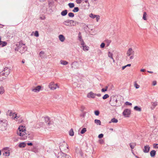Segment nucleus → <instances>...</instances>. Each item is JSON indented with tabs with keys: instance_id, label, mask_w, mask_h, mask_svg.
I'll list each match as a JSON object with an SVG mask.
<instances>
[{
	"instance_id": "c9c22d12",
	"label": "nucleus",
	"mask_w": 158,
	"mask_h": 158,
	"mask_svg": "<svg viewBox=\"0 0 158 158\" xmlns=\"http://www.w3.org/2000/svg\"><path fill=\"white\" fill-rule=\"evenodd\" d=\"M79 10V8L77 7H74V9L72 11L74 12H77Z\"/></svg>"
},
{
	"instance_id": "13d9d810",
	"label": "nucleus",
	"mask_w": 158,
	"mask_h": 158,
	"mask_svg": "<svg viewBox=\"0 0 158 158\" xmlns=\"http://www.w3.org/2000/svg\"><path fill=\"white\" fill-rule=\"evenodd\" d=\"M44 53V51H41L40 52L39 55L40 56V57H42V56H41V54H43Z\"/></svg>"
},
{
	"instance_id": "20e7f679",
	"label": "nucleus",
	"mask_w": 158,
	"mask_h": 158,
	"mask_svg": "<svg viewBox=\"0 0 158 158\" xmlns=\"http://www.w3.org/2000/svg\"><path fill=\"white\" fill-rule=\"evenodd\" d=\"M9 149V147H6L3 148V149L4 150L3 153L4 155H5L6 156H8L10 155V151L8 150Z\"/></svg>"
},
{
	"instance_id": "5701e85b",
	"label": "nucleus",
	"mask_w": 158,
	"mask_h": 158,
	"mask_svg": "<svg viewBox=\"0 0 158 158\" xmlns=\"http://www.w3.org/2000/svg\"><path fill=\"white\" fill-rule=\"evenodd\" d=\"M26 146V144L24 142L20 143L19 145V147L20 148H23Z\"/></svg>"
},
{
	"instance_id": "c85d7f7f",
	"label": "nucleus",
	"mask_w": 158,
	"mask_h": 158,
	"mask_svg": "<svg viewBox=\"0 0 158 158\" xmlns=\"http://www.w3.org/2000/svg\"><path fill=\"white\" fill-rule=\"evenodd\" d=\"M60 64L63 65H66L68 64V62L65 60H61L60 61Z\"/></svg>"
},
{
	"instance_id": "9b49d317",
	"label": "nucleus",
	"mask_w": 158,
	"mask_h": 158,
	"mask_svg": "<svg viewBox=\"0 0 158 158\" xmlns=\"http://www.w3.org/2000/svg\"><path fill=\"white\" fill-rule=\"evenodd\" d=\"M96 94L93 93L91 91L87 95V97L88 98H94L95 97Z\"/></svg>"
},
{
	"instance_id": "72a5a7b5",
	"label": "nucleus",
	"mask_w": 158,
	"mask_h": 158,
	"mask_svg": "<svg viewBox=\"0 0 158 158\" xmlns=\"http://www.w3.org/2000/svg\"><path fill=\"white\" fill-rule=\"evenodd\" d=\"M70 25H71V26H76V24L75 23V21L73 20H69Z\"/></svg>"
},
{
	"instance_id": "f3484780",
	"label": "nucleus",
	"mask_w": 158,
	"mask_h": 158,
	"mask_svg": "<svg viewBox=\"0 0 158 158\" xmlns=\"http://www.w3.org/2000/svg\"><path fill=\"white\" fill-rule=\"evenodd\" d=\"M10 69H9L8 68L6 67L4 68L3 71L5 72L6 75H8L10 73Z\"/></svg>"
},
{
	"instance_id": "393cba45",
	"label": "nucleus",
	"mask_w": 158,
	"mask_h": 158,
	"mask_svg": "<svg viewBox=\"0 0 158 158\" xmlns=\"http://www.w3.org/2000/svg\"><path fill=\"white\" fill-rule=\"evenodd\" d=\"M27 46H24L23 47V49L22 51L20 50L19 52L22 53L24 52L25 51L27 50Z\"/></svg>"
},
{
	"instance_id": "9d476101",
	"label": "nucleus",
	"mask_w": 158,
	"mask_h": 158,
	"mask_svg": "<svg viewBox=\"0 0 158 158\" xmlns=\"http://www.w3.org/2000/svg\"><path fill=\"white\" fill-rule=\"evenodd\" d=\"M19 131L20 132H22L24 133H26V130H25V127L24 126H20L18 129Z\"/></svg>"
},
{
	"instance_id": "c756f323",
	"label": "nucleus",
	"mask_w": 158,
	"mask_h": 158,
	"mask_svg": "<svg viewBox=\"0 0 158 158\" xmlns=\"http://www.w3.org/2000/svg\"><path fill=\"white\" fill-rule=\"evenodd\" d=\"M135 145L136 144L133 143H130L129 144V146L131 148V150H132V149H133L134 148Z\"/></svg>"
},
{
	"instance_id": "69168bd1",
	"label": "nucleus",
	"mask_w": 158,
	"mask_h": 158,
	"mask_svg": "<svg viewBox=\"0 0 158 158\" xmlns=\"http://www.w3.org/2000/svg\"><path fill=\"white\" fill-rule=\"evenodd\" d=\"M30 135V134L29 133V132L28 133H26L25 135H24L26 137H27L28 136V137H29V136H28Z\"/></svg>"
},
{
	"instance_id": "7ed1b4c3",
	"label": "nucleus",
	"mask_w": 158,
	"mask_h": 158,
	"mask_svg": "<svg viewBox=\"0 0 158 158\" xmlns=\"http://www.w3.org/2000/svg\"><path fill=\"white\" fill-rule=\"evenodd\" d=\"M57 86L58 87L57 85V84H55L54 82H51L48 85V87L52 90L55 89Z\"/></svg>"
},
{
	"instance_id": "4d7b16f0",
	"label": "nucleus",
	"mask_w": 158,
	"mask_h": 158,
	"mask_svg": "<svg viewBox=\"0 0 158 158\" xmlns=\"http://www.w3.org/2000/svg\"><path fill=\"white\" fill-rule=\"evenodd\" d=\"M96 18V21L98 22V21L99 19H100V16L99 15H97V16L95 17Z\"/></svg>"
},
{
	"instance_id": "052dcab7",
	"label": "nucleus",
	"mask_w": 158,
	"mask_h": 158,
	"mask_svg": "<svg viewBox=\"0 0 158 158\" xmlns=\"http://www.w3.org/2000/svg\"><path fill=\"white\" fill-rule=\"evenodd\" d=\"M28 146H32L33 145V143L32 142H28L27 143Z\"/></svg>"
},
{
	"instance_id": "58836bf2",
	"label": "nucleus",
	"mask_w": 158,
	"mask_h": 158,
	"mask_svg": "<svg viewBox=\"0 0 158 158\" xmlns=\"http://www.w3.org/2000/svg\"><path fill=\"white\" fill-rule=\"evenodd\" d=\"M146 15H147L146 12H143V20H147Z\"/></svg>"
},
{
	"instance_id": "e433bc0d",
	"label": "nucleus",
	"mask_w": 158,
	"mask_h": 158,
	"mask_svg": "<svg viewBox=\"0 0 158 158\" xmlns=\"http://www.w3.org/2000/svg\"><path fill=\"white\" fill-rule=\"evenodd\" d=\"M105 42L106 44V46L108 47L110 45V44L111 42V41L110 40H105Z\"/></svg>"
},
{
	"instance_id": "09e8293b",
	"label": "nucleus",
	"mask_w": 158,
	"mask_h": 158,
	"mask_svg": "<svg viewBox=\"0 0 158 158\" xmlns=\"http://www.w3.org/2000/svg\"><path fill=\"white\" fill-rule=\"evenodd\" d=\"M134 86L136 89H138L139 87V85H138L137 83H135L134 84Z\"/></svg>"
},
{
	"instance_id": "4be33fe9",
	"label": "nucleus",
	"mask_w": 158,
	"mask_h": 158,
	"mask_svg": "<svg viewBox=\"0 0 158 158\" xmlns=\"http://www.w3.org/2000/svg\"><path fill=\"white\" fill-rule=\"evenodd\" d=\"M118 120L117 119L115 118H113L109 122V123H118Z\"/></svg>"
},
{
	"instance_id": "f8f14e48",
	"label": "nucleus",
	"mask_w": 158,
	"mask_h": 158,
	"mask_svg": "<svg viewBox=\"0 0 158 158\" xmlns=\"http://www.w3.org/2000/svg\"><path fill=\"white\" fill-rule=\"evenodd\" d=\"M78 40L79 41H80L81 42V45H83L85 44V43L83 40L82 39L81 35V33L80 32H79L78 34Z\"/></svg>"
},
{
	"instance_id": "f03ea898",
	"label": "nucleus",
	"mask_w": 158,
	"mask_h": 158,
	"mask_svg": "<svg viewBox=\"0 0 158 158\" xmlns=\"http://www.w3.org/2000/svg\"><path fill=\"white\" fill-rule=\"evenodd\" d=\"M0 125L3 127V128H2L3 130L4 129H6V127L7 125V121L5 119L1 120L0 122Z\"/></svg>"
},
{
	"instance_id": "a19ab883",
	"label": "nucleus",
	"mask_w": 158,
	"mask_h": 158,
	"mask_svg": "<svg viewBox=\"0 0 158 158\" xmlns=\"http://www.w3.org/2000/svg\"><path fill=\"white\" fill-rule=\"evenodd\" d=\"M96 16H97V15H95L92 13L90 14H89V17L92 19H94L95 18Z\"/></svg>"
},
{
	"instance_id": "680f3d73",
	"label": "nucleus",
	"mask_w": 158,
	"mask_h": 158,
	"mask_svg": "<svg viewBox=\"0 0 158 158\" xmlns=\"http://www.w3.org/2000/svg\"><path fill=\"white\" fill-rule=\"evenodd\" d=\"M81 1L80 0H76V2L77 4H80L81 2Z\"/></svg>"
},
{
	"instance_id": "0eeeda50",
	"label": "nucleus",
	"mask_w": 158,
	"mask_h": 158,
	"mask_svg": "<svg viewBox=\"0 0 158 158\" xmlns=\"http://www.w3.org/2000/svg\"><path fill=\"white\" fill-rule=\"evenodd\" d=\"M44 123L43 122H39L34 127L35 128H39L43 127Z\"/></svg>"
},
{
	"instance_id": "a878e982",
	"label": "nucleus",
	"mask_w": 158,
	"mask_h": 158,
	"mask_svg": "<svg viewBox=\"0 0 158 158\" xmlns=\"http://www.w3.org/2000/svg\"><path fill=\"white\" fill-rule=\"evenodd\" d=\"M5 90L2 86L0 87V94H2L4 93Z\"/></svg>"
},
{
	"instance_id": "79ce46f5",
	"label": "nucleus",
	"mask_w": 158,
	"mask_h": 158,
	"mask_svg": "<svg viewBox=\"0 0 158 158\" xmlns=\"http://www.w3.org/2000/svg\"><path fill=\"white\" fill-rule=\"evenodd\" d=\"M109 95L108 94H106L102 97V99H105L109 97Z\"/></svg>"
},
{
	"instance_id": "39448f33",
	"label": "nucleus",
	"mask_w": 158,
	"mask_h": 158,
	"mask_svg": "<svg viewBox=\"0 0 158 158\" xmlns=\"http://www.w3.org/2000/svg\"><path fill=\"white\" fill-rule=\"evenodd\" d=\"M109 103L111 106H116L117 104H116V103L115 102V98L114 97H113V98L111 97L110 98V99Z\"/></svg>"
},
{
	"instance_id": "bb28decb",
	"label": "nucleus",
	"mask_w": 158,
	"mask_h": 158,
	"mask_svg": "<svg viewBox=\"0 0 158 158\" xmlns=\"http://www.w3.org/2000/svg\"><path fill=\"white\" fill-rule=\"evenodd\" d=\"M134 109L135 110L137 111H141V108L138 106H135L134 107Z\"/></svg>"
},
{
	"instance_id": "6ab92c4d",
	"label": "nucleus",
	"mask_w": 158,
	"mask_h": 158,
	"mask_svg": "<svg viewBox=\"0 0 158 158\" xmlns=\"http://www.w3.org/2000/svg\"><path fill=\"white\" fill-rule=\"evenodd\" d=\"M59 40L61 42H63L65 40V37L64 35H60L59 36Z\"/></svg>"
},
{
	"instance_id": "4c0bfd02",
	"label": "nucleus",
	"mask_w": 158,
	"mask_h": 158,
	"mask_svg": "<svg viewBox=\"0 0 158 158\" xmlns=\"http://www.w3.org/2000/svg\"><path fill=\"white\" fill-rule=\"evenodd\" d=\"M68 16L71 18H73L74 16V15L73 13L72 12H69L68 14Z\"/></svg>"
},
{
	"instance_id": "f704fd0d",
	"label": "nucleus",
	"mask_w": 158,
	"mask_h": 158,
	"mask_svg": "<svg viewBox=\"0 0 158 158\" xmlns=\"http://www.w3.org/2000/svg\"><path fill=\"white\" fill-rule=\"evenodd\" d=\"M69 7L70 8H72L74 7L75 6V5L74 3H69L68 4Z\"/></svg>"
},
{
	"instance_id": "c03bdc74",
	"label": "nucleus",
	"mask_w": 158,
	"mask_h": 158,
	"mask_svg": "<svg viewBox=\"0 0 158 158\" xmlns=\"http://www.w3.org/2000/svg\"><path fill=\"white\" fill-rule=\"evenodd\" d=\"M94 114L96 116H98L100 114V112H99V110H96L94 111Z\"/></svg>"
},
{
	"instance_id": "2eb2a0df",
	"label": "nucleus",
	"mask_w": 158,
	"mask_h": 158,
	"mask_svg": "<svg viewBox=\"0 0 158 158\" xmlns=\"http://www.w3.org/2000/svg\"><path fill=\"white\" fill-rule=\"evenodd\" d=\"M9 115L10 116H12V118L14 119H15V118L17 119V118H16L17 117V114H15V113H12V112L11 111H10Z\"/></svg>"
},
{
	"instance_id": "ddd939ff",
	"label": "nucleus",
	"mask_w": 158,
	"mask_h": 158,
	"mask_svg": "<svg viewBox=\"0 0 158 158\" xmlns=\"http://www.w3.org/2000/svg\"><path fill=\"white\" fill-rule=\"evenodd\" d=\"M150 147L149 145H146L144 147V148L143 150V152L145 153H148L150 150Z\"/></svg>"
},
{
	"instance_id": "cd10ccee",
	"label": "nucleus",
	"mask_w": 158,
	"mask_h": 158,
	"mask_svg": "<svg viewBox=\"0 0 158 158\" xmlns=\"http://www.w3.org/2000/svg\"><path fill=\"white\" fill-rule=\"evenodd\" d=\"M109 57L110 58L112 59L113 60V62H114V60L113 57V54L112 53L110 52H109L108 54Z\"/></svg>"
},
{
	"instance_id": "774afa93",
	"label": "nucleus",
	"mask_w": 158,
	"mask_h": 158,
	"mask_svg": "<svg viewBox=\"0 0 158 158\" xmlns=\"http://www.w3.org/2000/svg\"><path fill=\"white\" fill-rule=\"evenodd\" d=\"M19 49L17 47L16 48H15V51H19Z\"/></svg>"
},
{
	"instance_id": "864d4df0",
	"label": "nucleus",
	"mask_w": 158,
	"mask_h": 158,
	"mask_svg": "<svg viewBox=\"0 0 158 158\" xmlns=\"http://www.w3.org/2000/svg\"><path fill=\"white\" fill-rule=\"evenodd\" d=\"M79 154H80V155H81V156L82 157H83V152H82V151L81 150L79 152Z\"/></svg>"
},
{
	"instance_id": "a18cd8bd",
	"label": "nucleus",
	"mask_w": 158,
	"mask_h": 158,
	"mask_svg": "<svg viewBox=\"0 0 158 158\" xmlns=\"http://www.w3.org/2000/svg\"><path fill=\"white\" fill-rule=\"evenodd\" d=\"M131 64H127V65H126L123 66L122 67V70H124L127 67H130V66H131Z\"/></svg>"
},
{
	"instance_id": "e2e57ef3",
	"label": "nucleus",
	"mask_w": 158,
	"mask_h": 158,
	"mask_svg": "<svg viewBox=\"0 0 158 158\" xmlns=\"http://www.w3.org/2000/svg\"><path fill=\"white\" fill-rule=\"evenodd\" d=\"M156 84V81H154L152 82V85L153 86H155Z\"/></svg>"
},
{
	"instance_id": "603ef678",
	"label": "nucleus",
	"mask_w": 158,
	"mask_h": 158,
	"mask_svg": "<svg viewBox=\"0 0 158 158\" xmlns=\"http://www.w3.org/2000/svg\"><path fill=\"white\" fill-rule=\"evenodd\" d=\"M105 44L104 43H102L100 45V47L101 48H103L105 47Z\"/></svg>"
},
{
	"instance_id": "423d86ee",
	"label": "nucleus",
	"mask_w": 158,
	"mask_h": 158,
	"mask_svg": "<svg viewBox=\"0 0 158 158\" xmlns=\"http://www.w3.org/2000/svg\"><path fill=\"white\" fill-rule=\"evenodd\" d=\"M78 62L77 61H74L71 64L72 68L73 69H77L78 68Z\"/></svg>"
},
{
	"instance_id": "473e14b6",
	"label": "nucleus",
	"mask_w": 158,
	"mask_h": 158,
	"mask_svg": "<svg viewBox=\"0 0 158 158\" xmlns=\"http://www.w3.org/2000/svg\"><path fill=\"white\" fill-rule=\"evenodd\" d=\"M94 123L97 125H101V122L100 120L96 119L94 120Z\"/></svg>"
},
{
	"instance_id": "bf43d9fd",
	"label": "nucleus",
	"mask_w": 158,
	"mask_h": 158,
	"mask_svg": "<svg viewBox=\"0 0 158 158\" xmlns=\"http://www.w3.org/2000/svg\"><path fill=\"white\" fill-rule=\"evenodd\" d=\"M52 121H51L50 120L47 123V124L48 125V126H50V125L51 124H52Z\"/></svg>"
},
{
	"instance_id": "f257e3e1",
	"label": "nucleus",
	"mask_w": 158,
	"mask_h": 158,
	"mask_svg": "<svg viewBox=\"0 0 158 158\" xmlns=\"http://www.w3.org/2000/svg\"><path fill=\"white\" fill-rule=\"evenodd\" d=\"M131 114V110L128 109H125L123 112V114L125 117H129Z\"/></svg>"
},
{
	"instance_id": "1a4fd4ad",
	"label": "nucleus",
	"mask_w": 158,
	"mask_h": 158,
	"mask_svg": "<svg viewBox=\"0 0 158 158\" xmlns=\"http://www.w3.org/2000/svg\"><path fill=\"white\" fill-rule=\"evenodd\" d=\"M127 54L128 56L131 55H134V52L131 48H129L127 52Z\"/></svg>"
},
{
	"instance_id": "2f4dec72",
	"label": "nucleus",
	"mask_w": 158,
	"mask_h": 158,
	"mask_svg": "<svg viewBox=\"0 0 158 158\" xmlns=\"http://www.w3.org/2000/svg\"><path fill=\"white\" fill-rule=\"evenodd\" d=\"M69 135L70 136H73L74 135V133L73 130V129L72 128H71L69 131Z\"/></svg>"
},
{
	"instance_id": "5fc2aeb1",
	"label": "nucleus",
	"mask_w": 158,
	"mask_h": 158,
	"mask_svg": "<svg viewBox=\"0 0 158 158\" xmlns=\"http://www.w3.org/2000/svg\"><path fill=\"white\" fill-rule=\"evenodd\" d=\"M104 141L102 139H100L99 140V143L101 144H102L104 143Z\"/></svg>"
},
{
	"instance_id": "8fccbe9b",
	"label": "nucleus",
	"mask_w": 158,
	"mask_h": 158,
	"mask_svg": "<svg viewBox=\"0 0 158 158\" xmlns=\"http://www.w3.org/2000/svg\"><path fill=\"white\" fill-rule=\"evenodd\" d=\"M103 134L101 133L99 134L98 136V137L99 139H101L103 137Z\"/></svg>"
},
{
	"instance_id": "338daca9",
	"label": "nucleus",
	"mask_w": 158,
	"mask_h": 158,
	"mask_svg": "<svg viewBox=\"0 0 158 158\" xmlns=\"http://www.w3.org/2000/svg\"><path fill=\"white\" fill-rule=\"evenodd\" d=\"M67 157V158H71V157L69 155H68L66 154H64Z\"/></svg>"
},
{
	"instance_id": "6e6d98bb",
	"label": "nucleus",
	"mask_w": 158,
	"mask_h": 158,
	"mask_svg": "<svg viewBox=\"0 0 158 158\" xmlns=\"http://www.w3.org/2000/svg\"><path fill=\"white\" fill-rule=\"evenodd\" d=\"M157 145H158V143H157V144H156V143L154 144L153 145V147L154 148H158V146H157Z\"/></svg>"
},
{
	"instance_id": "49530a36",
	"label": "nucleus",
	"mask_w": 158,
	"mask_h": 158,
	"mask_svg": "<svg viewBox=\"0 0 158 158\" xmlns=\"http://www.w3.org/2000/svg\"><path fill=\"white\" fill-rule=\"evenodd\" d=\"M152 106L154 108L157 105V102H152L151 103Z\"/></svg>"
},
{
	"instance_id": "ea45409f",
	"label": "nucleus",
	"mask_w": 158,
	"mask_h": 158,
	"mask_svg": "<svg viewBox=\"0 0 158 158\" xmlns=\"http://www.w3.org/2000/svg\"><path fill=\"white\" fill-rule=\"evenodd\" d=\"M86 131V129L85 128H83L81 130L80 133L81 134H83Z\"/></svg>"
},
{
	"instance_id": "4468645a",
	"label": "nucleus",
	"mask_w": 158,
	"mask_h": 158,
	"mask_svg": "<svg viewBox=\"0 0 158 158\" xmlns=\"http://www.w3.org/2000/svg\"><path fill=\"white\" fill-rule=\"evenodd\" d=\"M7 44L6 42L2 41L1 40V37H0V46L2 47H4L6 46Z\"/></svg>"
},
{
	"instance_id": "aec40b11",
	"label": "nucleus",
	"mask_w": 158,
	"mask_h": 158,
	"mask_svg": "<svg viewBox=\"0 0 158 158\" xmlns=\"http://www.w3.org/2000/svg\"><path fill=\"white\" fill-rule=\"evenodd\" d=\"M85 44L83 45H81V47H82L84 51H87L89 49V47L88 46L85 45Z\"/></svg>"
},
{
	"instance_id": "b1692460",
	"label": "nucleus",
	"mask_w": 158,
	"mask_h": 158,
	"mask_svg": "<svg viewBox=\"0 0 158 158\" xmlns=\"http://www.w3.org/2000/svg\"><path fill=\"white\" fill-rule=\"evenodd\" d=\"M156 154V151L155 150H152L150 152V156L152 157H154L155 156Z\"/></svg>"
},
{
	"instance_id": "3c124183",
	"label": "nucleus",
	"mask_w": 158,
	"mask_h": 158,
	"mask_svg": "<svg viewBox=\"0 0 158 158\" xmlns=\"http://www.w3.org/2000/svg\"><path fill=\"white\" fill-rule=\"evenodd\" d=\"M125 104L126 105H129V106L132 105V103H131L130 102L127 101L125 102Z\"/></svg>"
},
{
	"instance_id": "0e129e2a",
	"label": "nucleus",
	"mask_w": 158,
	"mask_h": 158,
	"mask_svg": "<svg viewBox=\"0 0 158 158\" xmlns=\"http://www.w3.org/2000/svg\"><path fill=\"white\" fill-rule=\"evenodd\" d=\"M106 91H107L106 89L105 88H102L101 89V91L102 92H104Z\"/></svg>"
},
{
	"instance_id": "6e6552de",
	"label": "nucleus",
	"mask_w": 158,
	"mask_h": 158,
	"mask_svg": "<svg viewBox=\"0 0 158 158\" xmlns=\"http://www.w3.org/2000/svg\"><path fill=\"white\" fill-rule=\"evenodd\" d=\"M41 86L40 85H38L35 87L34 89H32V91L35 92H38L41 89Z\"/></svg>"
},
{
	"instance_id": "dca6fc26",
	"label": "nucleus",
	"mask_w": 158,
	"mask_h": 158,
	"mask_svg": "<svg viewBox=\"0 0 158 158\" xmlns=\"http://www.w3.org/2000/svg\"><path fill=\"white\" fill-rule=\"evenodd\" d=\"M25 44L23 43L22 41H21L19 42V44H17L16 45L20 49L23 46H25Z\"/></svg>"
},
{
	"instance_id": "412c9836",
	"label": "nucleus",
	"mask_w": 158,
	"mask_h": 158,
	"mask_svg": "<svg viewBox=\"0 0 158 158\" xmlns=\"http://www.w3.org/2000/svg\"><path fill=\"white\" fill-rule=\"evenodd\" d=\"M68 13V10H63L61 12V15L63 16H66Z\"/></svg>"
},
{
	"instance_id": "7c9ffc66",
	"label": "nucleus",
	"mask_w": 158,
	"mask_h": 158,
	"mask_svg": "<svg viewBox=\"0 0 158 158\" xmlns=\"http://www.w3.org/2000/svg\"><path fill=\"white\" fill-rule=\"evenodd\" d=\"M17 134L18 135L21 136H23L24 135H25L26 133L22 132L19 131H17Z\"/></svg>"
},
{
	"instance_id": "de8ad7c7",
	"label": "nucleus",
	"mask_w": 158,
	"mask_h": 158,
	"mask_svg": "<svg viewBox=\"0 0 158 158\" xmlns=\"http://www.w3.org/2000/svg\"><path fill=\"white\" fill-rule=\"evenodd\" d=\"M34 35L36 37H38L39 36V33L38 31H35Z\"/></svg>"
},
{
	"instance_id": "37998d69",
	"label": "nucleus",
	"mask_w": 158,
	"mask_h": 158,
	"mask_svg": "<svg viewBox=\"0 0 158 158\" xmlns=\"http://www.w3.org/2000/svg\"><path fill=\"white\" fill-rule=\"evenodd\" d=\"M45 123L47 124L50 120V118L48 117H46L45 118Z\"/></svg>"
},
{
	"instance_id": "a211bd4d",
	"label": "nucleus",
	"mask_w": 158,
	"mask_h": 158,
	"mask_svg": "<svg viewBox=\"0 0 158 158\" xmlns=\"http://www.w3.org/2000/svg\"><path fill=\"white\" fill-rule=\"evenodd\" d=\"M63 23L66 26L71 27V25H70L69 20H67L64 21Z\"/></svg>"
}]
</instances>
